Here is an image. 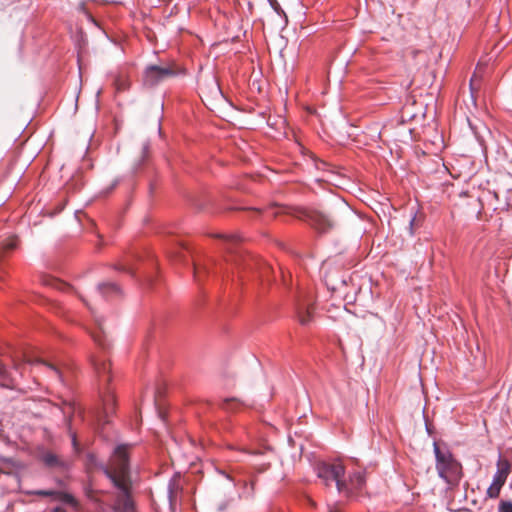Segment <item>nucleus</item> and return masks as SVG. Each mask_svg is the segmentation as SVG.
Returning a JSON list of instances; mask_svg holds the SVG:
<instances>
[{
	"instance_id": "f257e3e1",
	"label": "nucleus",
	"mask_w": 512,
	"mask_h": 512,
	"mask_svg": "<svg viewBox=\"0 0 512 512\" xmlns=\"http://www.w3.org/2000/svg\"><path fill=\"white\" fill-rule=\"evenodd\" d=\"M130 448L129 444H120L114 448L108 464L95 463L118 489V496L115 501L117 512H136L130 494L132 484L129 465Z\"/></svg>"
},
{
	"instance_id": "f03ea898",
	"label": "nucleus",
	"mask_w": 512,
	"mask_h": 512,
	"mask_svg": "<svg viewBox=\"0 0 512 512\" xmlns=\"http://www.w3.org/2000/svg\"><path fill=\"white\" fill-rule=\"evenodd\" d=\"M3 427L0 419V473L10 478L9 486L13 489L20 485L21 466L15 463L7 453L8 450L13 449V443L4 434Z\"/></svg>"
},
{
	"instance_id": "7ed1b4c3",
	"label": "nucleus",
	"mask_w": 512,
	"mask_h": 512,
	"mask_svg": "<svg viewBox=\"0 0 512 512\" xmlns=\"http://www.w3.org/2000/svg\"><path fill=\"white\" fill-rule=\"evenodd\" d=\"M293 214L321 234L331 231L337 224V215L333 212L325 213L317 209L296 208Z\"/></svg>"
},
{
	"instance_id": "20e7f679",
	"label": "nucleus",
	"mask_w": 512,
	"mask_h": 512,
	"mask_svg": "<svg viewBox=\"0 0 512 512\" xmlns=\"http://www.w3.org/2000/svg\"><path fill=\"white\" fill-rule=\"evenodd\" d=\"M315 471L319 479L330 486L335 483L338 492H342L346 487V478L344 477L345 468L340 462H319L315 466Z\"/></svg>"
},
{
	"instance_id": "39448f33",
	"label": "nucleus",
	"mask_w": 512,
	"mask_h": 512,
	"mask_svg": "<svg viewBox=\"0 0 512 512\" xmlns=\"http://www.w3.org/2000/svg\"><path fill=\"white\" fill-rule=\"evenodd\" d=\"M433 450L439 477L446 482H449L450 478L457 477L460 473L461 465L453 457L452 453L448 449L441 450L436 441L433 443Z\"/></svg>"
},
{
	"instance_id": "423d86ee",
	"label": "nucleus",
	"mask_w": 512,
	"mask_h": 512,
	"mask_svg": "<svg viewBox=\"0 0 512 512\" xmlns=\"http://www.w3.org/2000/svg\"><path fill=\"white\" fill-rule=\"evenodd\" d=\"M185 74L184 66H147L143 72V83L147 87H154L171 77Z\"/></svg>"
},
{
	"instance_id": "0eeeda50",
	"label": "nucleus",
	"mask_w": 512,
	"mask_h": 512,
	"mask_svg": "<svg viewBox=\"0 0 512 512\" xmlns=\"http://www.w3.org/2000/svg\"><path fill=\"white\" fill-rule=\"evenodd\" d=\"M35 457L44 468L50 471L64 473L69 469V464L66 460L44 446L37 447Z\"/></svg>"
},
{
	"instance_id": "6e6552de",
	"label": "nucleus",
	"mask_w": 512,
	"mask_h": 512,
	"mask_svg": "<svg viewBox=\"0 0 512 512\" xmlns=\"http://www.w3.org/2000/svg\"><path fill=\"white\" fill-rule=\"evenodd\" d=\"M510 473V464L506 460H502L501 458L497 462V471L493 476V480L491 485L488 487L486 491V496L491 499H496L499 497L501 488L506 483L508 475Z\"/></svg>"
},
{
	"instance_id": "1a4fd4ad",
	"label": "nucleus",
	"mask_w": 512,
	"mask_h": 512,
	"mask_svg": "<svg viewBox=\"0 0 512 512\" xmlns=\"http://www.w3.org/2000/svg\"><path fill=\"white\" fill-rule=\"evenodd\" d=\"M228 261H231L235 264L237 268H240L243 266L244 269H254L259 268L260 275L264 277L266 275V272H268L271 268L264 262L257 260L249 255H242L241 253H236L231 259Z\"/></svg>"
},
{
	"instance_id": "9d476101",
	"label": "nucleus",
	"mask_w": 512,
	"mask_h": 512,
	"mask_svg": "<svg viewBox=\"0 0 512 512\" xmlns=\"http://www.w3.org/2000/svg\"><path fill=\"white\" fill-rule=\"evenodd\" d=\"M296 317L302 326H308L313 320L314 303L312 298L303 297L296 303Z\"/></svg>"
},
{
	"instance_id": "9b49d317",
	"label": "nucleus",
	"mask_w": 512,
	"mask_h": 512,
	"mask_svg": "<svg viewBox=\"0 0 512 512\" xmlns=\"http://www.w3.org/2000/svg\"><path fill=\"white\" fill-rule=\"evenodd\" d=\"M34 496L47 497L50 502H58L71 507L77 505V501L72 494L58 490H34Z\"/></svg>"
},
{
	"instance_id": "f8f14e48",
	"label": "nucleus",
	"mask_w": 512,
	"mask_h": 512,
	"mask_svg": "<svg viewBox=\"0 0 512 512\" xmlns=\"http://www.w3.org/2000/svg\"><path fill=\"white\" fill-rule=\"evenodd\" d=\"M366 482L365 473L363 471H355L350 473L346 479V487L341 493L346 496L352 495L354 492L362 490Z\"/></svg>"
},
{
	"instance_id": "ddd939ff",
	"label": "nucleus",
	"mask_w": 512,
	"mask_h": 512,
	"mask_svg": "<svg viewBox=\"0 0 512 512\" xmlns=\"http://www.w3.org/2000/svg\"><path fill=\"white\" fill-rule=\"evenodd\" d=\"M37 404V406H41L44 411L34 412V416H57L59 414H65V412L61 409L60 406L57 404L52 403L49 400L46 399H38L34 397V405Z\"/></svg>"
},
{
	"instance_id": "4468645a",
	"label": "nucleus",
	"mask_w": 512,
	"mask_h": 512,
	"mask_svg": "<svg viewBox=\"0 0 512 512\" xmlns=\"http://www.w3.org/2000/svg\"><path fill=\"white\" fill-rule=\"evenodd\" d=\"M34 366H37L40 370H45L49 376L55 380L62 381L61 372L59 369L53 364L40 361L34 356Z\"/></svg>"
},
{
	"instance_id": "2eb2a0df",
	"label": "nucleus",
	"mask_w": 512,
	"mask_h": 512,
	"mask_svg": "<svg viewBox=\"0 0 512 512\" xmlns=\"http://www.w3.org/2000/svg\"><path fill=\"white\" fill-rule=\"evenodd\" d=\"M97 290L98 293L104 298L118 296L121 294L120 287L117 284L111 282L99 284Z\"/></svg>"
},
{
	"instance_id": "dca6fc26",
	"label": "nucleus",
	"mask_w": 512,
	"mask_h": 512,
	"mask_svg": "<svg viewBox=\"0 0 512 512\" xmlns=\"http://www.w3.org/2000/svg\"><path fill=\"white\" fill-rule=\"evenodd\" d=\"M93 365L101 381L109 382L111 380L109 363L94 359Z\"/></svg>"
},
{
	"instance_id": "f3484780",
	"label": "nucleus",
	"mask_w": 512,
	"mask_h": 512,
	"mask_svg": "<svg viewBox=\"0 0 512 512\" xmlns=\"http://www.w3.org/2000/svg\"><path fill=\"white\" fill-rule=\"evenodd\" d=\"M0 386L4 388H13L15 386L14 378L11 372L4 364L0 362Z\"/></svg>"
},
{
	"instance_id": "a211bd4d",
	"label": "nucleus",
	"mask_w": 512,
	"mask_h": 512,
	"mask_svg": "<svg viewBox=\"0 0 512 512\" xmlns=\"http://www.w3.org/2000/svg\"><path fill=\"white\" fill-rule=\"evenodd\" d=\"M96 324L98 328L97 331H93L91 333L92 338L98 346H100L102 349H106L108 347V344L105 341L102 322L96 318Z\"/></svg>"
},
{
	"instance_id": "6ab92c4d",
	"label": "nucleus",
	"mask_w": 512,
	"mask_h": 512,
	"mask_svg": "<svg viewBox=\"0 0 512 512\" xmlns=\"http://www.w3.org/2000/svg\"><path fill=\"white\" fill-rule=\"evenodd\" d=\"M6 237L0 242V258L2 257V253L8 250H12L16 248L18 239L15 236H10L5 234Z\"/></svg>"
},
{
	"instance_id": "aec40b11",
	"label": "nucleus",
	"mask_w": 512,
	"mask_h": 512,
	"mask_svg": "<svg viewBox=\"0 0 512 512\" xmlns=\"http://www.w3.org/2000/svg\"><path fill=\"white\" fill-rule=\"evenodd\" d=\"M74 41H75V44L78 48V55L80 56V54L85 50L86 48V45H87V36L86 34L80 29L77 31V33L75 34L74 36Z\"/></svg>"
},
{
	"instance_id": "412c9836",
	"label": "nucleus",
	"mask_w": 512,
	"mask_h": 512,
	"mask_svg": "<svg viewBox=\"0 0 512 512\" xmlns=\"http://www.w3.org/2000/svg\"><path fill=\"white\" fill-rule=\"evenodd\" d=\"M242 406V403L235 398H227L221 402V408L226 411H234Z\"/></svg>"
},
{
	"instance_id": "4be33fe9",
	"label": "nucleus",
	"mask_w": 512,
	"mask_h": 512,
	"mask_svg": "<svg viewBox=\"0 0 512 512\" xmlns=\"http://www.w3.org/2000/svg\"><path fill=\"white\" fill-rule=\"evenodd\" d=\"M179 490H180V487H179L177 480L174 478L170 479V481L168 483V498H169L170 504L173 503L174 497L178 493Z\"/></svg>"
},
{
	"instance_id": "5701e85b",
	"label": "nucleus",
	"mask_w": 512,
	"mask_h": 512,
	"mask_svg": "<svg viewBox=\"0 0 512 512\" xmlns=\"http://www.w3.org/2000/svg\"><path fill=\"white\" fill-rule=\"evenodd\" d=\"M498 512H512V501L501 500L498 505Z\"/></svg>"
},
{
	"instance_id": "b1692460",
	"label": "nucleus",
	"mask_w": 512,
	"mask_h": 512,
	"mask_svg": "<svg viewBox=\"0 0 512 512\" xmlns=\"http://www.w3.org/2000/svg\"><path fill=\"white\" fill-rule=\"evenodd\" d=\"M115 85L118 91H123L129 87V81L125 78L118 77L115 79Z\"/></svg>"
},
{
	"instance_id": "393cba45",
	"label": "nucleus",
	"mask_w": 512,
	"mask_h": 512,
	"mask_svg": "<svg viewBox=\"0 0 512 512\" xmlns=\"http://www.w3.org/2000/svg\"><path fill=\"white\" fill-rule=\"evenodd\" d=\"M104 410L108 414L113 409L114 405V396L112 394H108L106 398H104Z\"/></svg>"
},
{
	"instance_id": "a878e982",
	"label": "nucleus",
	"mask_w": 512,
	"mask_h": 512,
	"mask_svg": "<svg viewBox=\"0 0 512 512\" xmlns=\"http://www.w3.org/2000/svg\"><path fill=\"white\" fill-rule=\"evenodd\" d=\"M78 10L86 16V18H87V20H88L89 22H91V23H92V24H94L95 26H98V24H97L96 20H95V19L92 17V15H91L87 10H86V7H85L84 3H81V4H79V5H78Z\"/></svg>"
},
{
	"instance_id": "bb28decb",
	"label": "nucleus",
	"mask_w": 512,
	"mask_h": 512,
	"mask_svg": "<svg viewBox=\"0 0 512 512\" xmlns=\"http://www.w3.org/2000/svg\"><path fill=\"white\" fill-rule=\"evenodd\" d=\"M484 66H476V69L474 71V74L473 76L471 77L470 79V89L473 91L474 90V85L476 83V81L478 80V77H480L481 75V72H482V68Z\"/></svg>"
},
{
	"instance_id": "cd10ccee",
	"label": "nucleus",
	"mask_w": 512,
	"mask_h": 512,
	"mask_svg": "<svg viewBox=\"0 0 512 512\" xmlns=\"http://www.w3.org/2000/svg\"><path fill=\"white\" fill-rule=\"evenodd\" d=\"M269 4H270V6H271V7H272L276 12H278V13H279L280 5H279V3H278V2H277V4H275V2H274V1H272V2H270Z\"/></svg>"
},
{
	"instance_id": "c85d7f7f",
	"label": "nucleus",
	"mask_w": 512,
	"mask_h": 512,
	"mask_svg": "<svg viewBox=\"0 0 512 512\" xmlns=\"http://www.w3.org/2000/svg\"><path fill=\"white\" fill-rule=\"evenodd\" d=\"M269 4H270V6H271V7H272L276 12H278V13H279L280 5H279V3H278V2H277V4H275V2H274V1H272V2H270Z\"/></svg>"
},
{
	"instance_id": "c756f323",
	"label": "nucleus",
	"mask_w": 512,
	"mask_h": 512,
	"mask_svg": "<svg viewBox=\"0 0 512 512\" xmlns=\"http://www.w3.org/2000/svg\"><path fill=\"white\" fill-rule=\"evenodd\" d=\"M53 512H67V510L63 506H56L53 508Z\"/></svg>"
},
{
	"instance_id": "7c9ffc66",
	"label": "nucleus",
	"mask_w": 512,
	"mask_h": 512,
	"mask_svg": "<svg viewBox=\"0 0 512 512\" xmlns=\"http://www.w3.org/2000/svg\"><path fill=\"white\" fill-rule=\"evenodd\" d=\"M414 221H415V217H413L410 222H409V228H410V233L413 234V225H414Z\"/></svg>"
},
{
	"instance_id": "2f4dec72",
	"label": "nucleus",
	"mask_w": 512,
	"mask_h": 512,
	"mask_svg": "<svg viewBox=\"0 0 512 512\" xmlns=\"http://www.w3.org/2000/svg\"><path fill=\"white\" fill-rule=\"evenodd\" d=\"M117 269H119V270H121V271H125V272H127V273L132 274V271L130 270V268H127V267H125V266H120V267H118Z\"/></svg>"
},
{
	"instance_id": "473e14b6",
	"label": "nucleus",
	"mask_w": 512,
	"mask_h": 512,
	"mask_svg": "<svg viewBox=\"0 0 512 512\" xmlns=\"http://www.w3.org/2000/svg\"><path fill=\"white\" fill-rule=\"evenodd\" d=\"M199 273V268L196 265H194V276L196 279H199Z\"/></svg>"
},
{
	"instance_id": "72a5a7b5",
	"label": "nucleus",
	"mask_w": 512,
	"mask_h": 512,
	"mask_svg": "<svg viewBox=\"0 0 512 512\" xmlns=\"http://www.w3.org/2000/svg\"><path fill=\"white\" fill-rule=\"evenodd\" d=\"M148 148H149L148 144H145L143 146V156L148 152Z\"/></svg>"
},
{
	"instance_id": "f704fd0d",
	"label": "nucleus",
	"mask_w": 512,
	"mask_h": 512,
	"mask_svg": "<svg viewBox=\"0 0 512 512\" xmlns=\"http://www.w3.org/2000/svg\"><path fill=\"white\" fill-rule=\"evenodd\" d=\"M228 240L231 243H235L237 241L236 237H234V236L229 237Z\"/></svg>"
},
{
	"instance_id": "c9c22d12",
	"label": "nucleus",
	"mask_w": 512,
	"mask_h": 512,
	"mask_svg": "<svg viewBox=\"0 0 512 512\" xmlns=\"http://www.w3.org/2000/svg\"><path fill=\"white\" fill-rule=\"evenodd\" d=\"M329 512H340V510L337 509L336 507H332L329 509Z\"/></svg>"
},
{
	"instance_id": "e433bc0d",
	"label": "nucleus",
	"mask_w": 512,
	"mask_h": 512,
	"mask_svg": "<svg viewBox=\"0 0 512 512\" xmlns=\"http://www.w3.org/2000/svg\"><path fill=\"white\" fill-rule=\"evenodd\" d=\"M117 185V182H115L114 184H112V186L110 187L109 191H111L115 186Z\"/></svg>"
},
{
	"instance_id": "4c0bfd02",
	"label": "nucleus",
	"mask_w": 512,
	"mask_h": 512,
	"mask_svg": "<svg viewBox=\"0 0 512 512\" xmlns=\"http://www.w3.org/2000/svg\"><path fill=\"white\" fill-rule=\"evenodd\" d=\"M89 457H90V459H91V461H92V462H94V461H95V456H94V455H90Z\"/></svg>"
},
{
	"instance_id": "58836bf2",
	"label": "nucleus",
	"mask_w": 512,
	"mask_h": 512,
	"mask_svg": "<svg viewBox=\"0 0 512 512\" xmlns=\"http://www.w3.org/2000/svg\"><path fill=\"white\" fill-rule=\"evenodd\" d=\"M72 441H73V444L75 445V444H76V438H75V436H74V435H73V437H72Z\"/></svg>"
},
{
	"instance_id": "ea45409f",
	"label": "nucleus",
	"mask_w": 512,
	"mask_h": 512,
	"mask_svg": "<svg viewBox=\"0 0 512 512\" xmlns=\"http://www.w3.org/2000/svg\"><path fill=\"white\" fill-rule=\"evenodd\" d=\"M341 208L346 212L348 211V209L344 205H342Z\"/></svg>"
},
{
	"instance_id": "a19ab883",
	"label": "nucleus",
	"mask_w": 512,
	"mask_h": 512,
	"mask_svg": "<svg viewBox=\"0 0 512 512\" xmlns=\"http://www.w3.org/2000/svg\"><path fill=\"white\" fill-rule=\"evenodd\" d=\"M92 314H95V311H92ZM94 317H95V319L96 318L98 319V317L96 315H94ZM99 320L102 322V320L100 318H99Z\"/></svg>"
},
{
	"instance_id": "79ce46f5",
	"label": "nucleus",
	"mask_w": 512,
	"mask_h": 512,
	"mask_svg": "<svg viewBox=\"0 0 512 512\" xmlns=\"http://www.w3.org/2000/svg\"><path fill=\"white\" fill-rule=\"evenodd\" d=\"M342 284H343V285H346V284H347V282H346V280H345V279H342Z\"/></svg>"
},
{
	"instance_id": "37998d69",
	"label": "nucleus",
	"mask_w": 512,
	"mask_h": 512,
	"mask_svg": "<svg viewBox=\"0 0 512 512\" xmlns=\"http://www.w3.org/2000/svg\"><path fill=\"white\" fill-rule=\"evenodd\" d=\"M227 250H229L231 253H234L231 247H227Z\"/></svg>"
}]
</instances>
